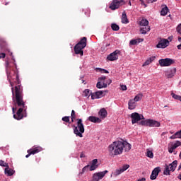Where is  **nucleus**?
Segmentation results:
<instances>
[{
	"mask_svg": "<svg viewBox=\"0 0 181 181\" xmlns=\"http://www.w3.org/2000/svg\"><path fill=\"white\" fill-rule=\"evenodd\" d=\"M146 156H148V158H150L151 159H152L153 158V153L151 151H148Z\"/></svg>",
	"mask_w": 181,
	"mask_h": 181,
	"instance_id": "obj_36",
	"label": "nucleus"
},
{
	"mask_svg": "<svg viewBox=\"0 0 181 181\" xmlns=\"http://www.w3.org/2000/svg\"><path fill=\"white\" fill-rule=\"evenodd\" d=\"M137 181H146V178L142 177L141 179H139Z\"/></svg>",
	"mask_w": 181,
	"mask_h": 181,
	"instance_id": "obj_52",
	"label": "nucleus"
},
{
	"mask_svg": "<svg viewBox=\"0 0 181 181\" xmlns=\"http://www.w3.org/2000/svg\"><path fill=\"white\" fill-rule=\"evenodd\" d=\"M105 83H106L107 85L108 84V86H110V84H111V83H112V81L111 79H108L107 81H105Z\"/></svg>",
	"mask_w": 181,
	"mask_h": 181,
	"instance_id": "obj_44",
	"label": "nucleus"
},
{
	"mask_svg": "<svg viewBox=\"0 0 181 181\" xmlns=\"http://www.w3.org/2000/svg\"><path fill=\"white\" fill-rule=\"evenodd\" d=\"M168 46H169V40L163 39L158 42L156 47H158V49H165L168 47Z\"/></svg>",
	"mask_w": 181,
	"mask_h": 181,
	"instance_id": "obj_12",
	"label": "nucleus"
},
{
	"mask_svg": "<svg viewBox=\"0 0 181 181\" xmlns=\"http://www.w3.org/2000/svg\"><path fill=\"white\" fill-rule=\"evenodd\" d=\"M124 171L122 170V168H119V170H116L114 173L115 176H118L119 175H121V173H123Z\"/></svg>",
	"mask_w": 181,
	"mask_h": 181,
	"instance_id": "obj_33",
	"label": "nucleus"
},
{
	"mask_svg": "<svg viewBox=\"0 0 181 181\" xmlns=\"http://www.w3.org/2000/svg\"><path fill=\"white\" fill-rule=\"evenodd\" d=\"M168 11H169V8H168V6H165V7L163 8L160 11V15L162 16H166V15H168Z\"/></svg>",
	"mask_w": 181,
	"mask_h": 181,
	"instance_id": "obj_27",
	"label": "nucleus"
},
{
	"mask_svg": "<svg viewBox=\"0 0 181 181\" xmlns=\"http://www.w3.org/2000/svg\"><path fill=\"white\" fill-rule=\"evenodd\" d=\"M6 57V54L4 52H0V59H5Z\"/></svg>",
	"mask_w": 181,
	"mask_h": 181,
	"instance_id": "obj_40",
	"label": "nucleus"
},
{
	"mask_svg": "<svg viewBox=\"0 0 181 181\" xmlns=\"http://www.w3.org/2000/svg\"><path fill=\"white\" fill-rule=\"evenodd\" d=\"M76 126H72L74 127V134L79 138H83V134H84V124H83V119H76Z\"/></svg>",
	"mask_w": 181,
	"mask_h": 181,
	"instance_id": "obj_4",
	"label": "nucleus"
},
{
	"mask_svg": "<svg viewBox=\"0 0 181 181\" xmlns=\"http://www.w3.org/2000/svg\"><path fill=\"white\" fill-rule=\"evenodd\" d=\"M74 119H76V118H73V117H71V122H74Z\"/></svg>",
	"mask_w": 181,
	"mask_h": 181,
	"instance_id": "obj_55",
	"label": "nucleus"
},
{
	"mask_svg": "<svg viewBox=\"0 0 181 181\" xmlns=\"http://www.w3.org/2000/svg\"><path fill=\"white\" fill-rule=\"evenodd\" d=\"M0 49L1 52H8L9 55L12 57V60H13V56H12V52L9 50V47H8V43L5 40V39L0 37Z\"/></svg>",
	"mask_w": 181,
	"mask_h": 181,
	"instance_id": "obj_7",
	"label": "nucleus"
},
{
	"mask_svg": "<svg viewBox=\"0 0 181 181\" xmlns=\"http://www.w3.org/2000/svg\"><path fill=\"white\" fill-rule=\"evenodd\" d=\"M122 23H129V21L128 20V17L127 16V13L124 11L122 15Z\"/></svg>",
	"mask_w": 181,
	"mask_h": 181,
	"instance_id": "obj_23",
	"label": "nucleus"
},
{
	"mask_svg": "<svg viewBox=\"0 0 181 181\" xmlns=\"http://www.w3.org/2000/svg\"><path fill=\"white\" fill-rule=\"evenodd\" d=\"M173 151H175V149H174L173 148H172V147H170V148H168V152H169L170 153H173Z\"/></svg>",
	"mask_w": 181,
	"mask_h": 181,
	"instance_id": "obj_47",
	"label": "nucleus"
},
{
	"mask_svg": "<svg viewBox=\"0 0 181 181\" xmlns=\"http://www.w3.org/2000/svg\"><path fill=\"white\" fill-rule=\"evenodd\" d=\"M28 154H27L26 156H25V158H29V156H30V155H32V154H30V150H28Z\"/></svg>",
	"mask_w": 181,
	"mask_h": 181,
	"instance_id": "obj_49",
	"label": "nucleus"
},
{
	"mask_svg": "<svg viewBox=\"0 0 181 181\" xmlns=\"http://www.w3.org/2000/svg\"><path fill=\"white\" fill-rule=\"evenodd\" d=\"M175 74H176V68H173L166 73L165 76L167 78H172L175 76Z\"/></svg>",
	"mask_w": 181,
	"mask_h": 181,
	"instance_id": "obj_18",
	"label": "nucleus"
},
{
	"mask_svg": "<svg viewBox=\"0 0 181 181\" xmlns=\"http://www.w3.org/2000/svg\"><path fill=\"white\" fill-rule=\"evenodd\" d=\"M81 83H84V80H81Z\"/></svg>",
	"mask_w": 181,
	"mask_h": 181,
	"instance_id": "obj_58",
	"label": "nucleus"
},
{
	"mask_svg": "<svg viewBox=\"0 0 181 181\" xmlns=\"http://www.w3.org/2000/svg\"><path fill=\"white\" fill-rule=\"evenodd\" d=\"M151 64V61H149V59H148L147 61L145 62V63L143 64V66H148Z\"/></svg>",
	"mask_w": 181,
	"mask_h": 181,
	"instance_id": "obj_43",
	"label": "nucleus"
},
{
	"mask_svg": "<svg viewBox=\"0 0 181 181\" xmlns=\"http://www.w3.org/2000/svg\"><path fill=\"white\" fill-rule=\"evenodd\" d=\"M62 121H64V122H70V117L65 116L62 117Z\"/></svg>",
	"mask_w": 181,
	"mask_h": 181,
	"instance_id": "obj_38",
	"label": "nucleus"
},
{
	"mask_svg": "<svg viewBox=\"0 0 181 181\" xmlns=\"http://www.w3.org/2000/svg\"><path fill=\"white\" fill-rule=\"evenodd\" d=\"M165 107H168V106H166V105H165Z\"/></svg>",
	"mask_w": 181,
	"mask_h": 181,
	"instance_id": "obj_60",
	"label": "nucleus"
},
{
	"mask_svg": "<svg viewBox=\"0 0 181 181\" xmlns=\"http://www.w3.org/2000/svg\"><path fill=\"white\" fill-rule=\"evenodd\" d=\"M159 172H160V168H156L153 169L152 171V173L150 176V179L151 180H155L156 177H158V175H159Z\"/></svg>",
	"mask_w": 181,
	"mask_h": 181,
	"instance_id": "obj_15",
	"label": "nucleus"
},
{
	"mask_svg": "<svg viewBox=\"0 0 181 181\" xmlns=\"http://www.w3.org/2000/svg\"><path fill=\"white\" fill-rule=\"evenodd\" d=\"M129 168V165L126 164V165H124L121 169L123 170V172H125V170H127V169H128Z\"/></svg>",
	"mask_w": 181,
	"mask_h": 181,
	"instance_id": "obj_39",
	"label": "nucleus"
},
{
	"mask_svg": "<svg viewBox=\"0 0 181 181\" xmlns=\"http://www.w3.org/2000/svg\"><path fill=\"white\" fill-rule=\"evenodd\" d=\"M88 121L90 122H94L95 124H100V122H101V119L97 117L90 116L88 117Z\"/></svg>",
	"mask_w": 181,
	"mask_h": 181,
	"instance_id": "obj_20",
	"label": "nucleus"
},
{
	"mask_svg": "<svg viewBox=\"0 0 181 181\" xmlns=\"http://www.w3.org/2000/svg\"><path fill=\"white\" fill-rule=\"evenodd\" d=\"M97 163H98V160L93 159L92 160V163H91L90 166L89 165V170L90 172H93V170H95V169H97V168H98V165Z\"/></svg>",
	"mask_w": 181,
	"mask_h": 181,
	"instance_id": "obj_16",
	"label": "nucleus"
},
{
	"mask_svg": "<svg viewBox=\"0 0 181 181\" xmlns=\"http://www.w3.org/2000/svg\"><path fill=\"white\" fill-rule=\"evenodd\" d=\"M140 125H143L145 127H160V122L156 120L147 119L146 120H141L140 122Z\"/></svg>",
	"mask_w": 181,
	"mask_h": 181,
	"instance_id": "obj_5",
	"label": "nucleus"
},
{
	"mask_svg": "<svg viewBox=\"0 0 181 181\" xmlns=\"http://www.w3.org/2000/svg\"><path fill=\"white\" fill-rule=\"evenodd\" d=\"M118 54H119V50L117 49L110 54H109L107 57V60L110 62H114V60H118Z\"/></svg>",
	"mask_w": 181,
	"mask_h": 181,
	"instance_id": "obj_13",
	"label": "nucleus"
},
{
	"mask_svg": "<svg viewBox=\"0 0 181 181\" xmlns=\"http://www.w3.org/2000/svg\"><path fill=\"white\" fill-rule=\"evenodd\" d=\"M129 5L131 6L132 4H131V1H129Z\"/></svg>",
	"mask_w": 181,
	"mask_h": 181,
	"instance_id": "obj_57",
	"label": "nucleus"
},
{
	"mask_svg": "<svg viewBox=\"0 0 181 181\" xmlns=\"http://www.w3.org/2000/svg\"><path fill=\"white\" fill-rule=\"evenodd\" d=\"M7 78L10 83L12 91L13 103L16 107H12L13 118L20 121L23 117H26V106L25 101H23V87L19 80V74L18 71L13 70L11 71H7Z\"/></svg>",
	"mask_w": 181,
	"mask_h": 181,
	"instance_id": "obj_1",
	"label": "nucleus"
},
{
	"mask_svg": "<svg viewBox=\"0 0 181 181\" xmlns=\"http://www.w3.org/2000/svg\"><path fill=\"white\" fill-rule=\"evenodd\" d=\"M0 166H2L3 168H8L9 165L7 163H5V161L0 160Z\"/></svg>",
	"mask_w": 181,
	"mask_h": 181,
	"instance_id": "obj_34",
	"label": "nucleus"
},
{
	"mask_svg": "<svg viewBox=\"0 0 181 181\" xmlns=\"http://www.w3.org/2000/svg\"><path fill=\"white\" fill-rule=\"evenodd\" d=\"M177 167V160H174L172 163L169 164V165H165V168L163 171V175L166 176H170V171L175 172L176 168Z\"/></svg>",
	"mask_w": 181,
	"mask_h": 181,
	"instance_id": "obj_6",
	"label": "nucleus"
},
{
	"mask_svg": "<svg viewBox=\"0 0 181 181\" xmlns=\"http://www.w3.org/2000/svg\"><path fill=\"white\" fill-rule=\"evenodd\" d=\"M159 64L161 67H168L172 66L175 63V60L170 58L161 59L158 61Z\"/></svg>",
	"mask_w": 181,
	"mask_h": 181,
	"instance_id": "obj_9",
	"label": "nucleus"
},
{
	"mask_svg": "<svg viewBox=\"0 0 181 181\" xmlns=\"http://www.w3.org/2000/svg\"><path fill=\"white\" fill-rule=\"evenodd\" d=\"M148 4H153V2H156L158 0H146Z\"/></svg>",
	"mask_w": 181,
	"mask_h": 181,
	"instance_id": "obj_46",
	"label": "nucleus"
},
{
	"mask_svg": "<svg viewBox=\"0 0 181 181\" xmlns=\"http://www.w3.org/2000/svg\"><path fill=\"white\" fill-rule=\"evenodd\" d=\"M123 145L126 152L131 151L132 146L129 143L123 141Z\"/></svg>",
	"mask_w": 181,
	"mask_h": 181,
	"instance_id": "obj_26",
	"label": "nucleus"
},
{
	"mask_svg": "<svg viewBox=\"0 0 181 181\" xmlns=\"http://www.w3.org/2000/svg\"><path fill=\"white\" fill-rule=\"evenodd\" d=\"M5 5H8V3H6Z\"/></svg>",
	"mask_w": 181,
	"mask_h": 181,
	"instance_id": "obj_59",
	"label": "nucleus"
},
{
	"mask_svg": "<svg viewBox=\"0 0 181 181\" xmlns=\"http://www.w3.org/2000/svg\"><path fill=\"white\" fill-rule=\"evenodd\" d=\"M120 87H121V89L122 90V91H127V86L126 85H121Z\"/></svg>",
	"mask_w": 181,
	"mask_h": 181,
	"instance_id": "obj_42",
	"label": "nucleus"
},
{
	"mask_svg": "<svg viewBox=\"0 0 181 181\" xmlns=\"http://www.w3.org/2000/svg\"><path fill=\"white\" fill-rule=\"evenodd\" d=\"M131 118H132V124H136V122L141 121V119H145V117H144V115L138 112L132 113Z\"/></svg>",
	"mask_w": 181,
	"mask_h": 181,
	"instance_id": "obj_10",
	"label": "nucleus"
},
{
	"mask_svg": "<svg viewBox=\"0 0 181 181\" xmlns=\"http://www.w3.org/2000/svg\"><path fill=\"white\" fill-rule=\"evenodd\" d=\"M180 169H181V165H180L178 167V170H180Z\"/></svg>",
	"mask_w": 181,
	"mask_h": 181,
	"instance_id": "obj_56",
	"label": "nucleus"
},
{
	"mask_svg": "<svg viewBox=\"0 0 181 181\" xmlns=\"http://www.w3.org/2000/svg\"><path fill=\"white\" fill-rule=\"evenodd\" d=\"M97 70H98L100 73H105L106 74H108V73H110L107 69H104L101 68H98Z\"/></svg>",
	"mask_w": 181,
	"mask_h": 181,
	"instance_id": "obj_37",
	"label": "nucleus"
},
{
	"mask_svg": "<svg viewBox=\"0 0 181 181\" xmlns=\"http://www.w3.org/2000/svg\"><path fill=\"white\" fill-rule=\"evenodd\" d=\"M108 112H107V110L103 108L100 109V110L98 112V115L100 117V118H102L103 119H104V118H106Z\"/></svg>",
	"mask_w": 181,
	"mask_h": 181,
	"instance_id": "obj_21",
	"label": "nucleus"
},
{
	"mask_svg": "<svg viewBox=\"0 0 181 181\" xmlns=\"http://www.w3.org/2000/svg\"><path fill=\"white\" fill-rule=\"evenodd\" d=\"M71 117H73V118H76V112L74 110L71 111Z\"/></svg>",
	"mask_w": 181,
	"mask_h": 181,
	"instance_id": "obj_45",
	"label": "nucleus"
},
{
	"mask_svg": "<svg viewBox=\"0 0 181 181\" xmlns=\"http://www.w3.org/2000/svg\"><path fill=\"white\" fill-rule=\"evenodd\" d=\"M108 173V170H105L103 172L96 173L93 176V181H100L101 179Z\"/></svg>",
	"mask_w": 181,
	"mask_h": 181,
	"instance_id": "obj_11",
	"label": "nucleus"
},
{
	"mask_svg": "<svg viewBox=\"0 0 181 181\" xmlns=\"http://www.w3.org/2000/svg\"><path fill=\"white\" fill-rule=\"evenodd\" d=\"M106 79H107V77L105 76H100L98 78L99 81H105Z\"/></svg>",
	"mask_w": 181,
	"mask_h": 181,
	"instance_id": "obj_41",
	"label": "nucleus"
},
{
	"mask_svg": "<svg viewBox=\"0 0 181 181\" xmlns=\"http://www.w3.org/2000/svg\"><path fill=\"white\" fill-rule=\"evenodd\" d=\"M111 28H112V30H114L115 32H118V30H119V25H117L115 23H112L111 25Z\"/></svg>",
	"mask_w": 181,
	"mask_h": 181,
	"instance_id": "obj_30",
	"label": "nucleus"
},
{
	"mask_svg": "<svg viewBox=\"0 0 181 181\" xmlns=\"http://www.w3.org/2000/svg\"><path fill=\"white\" fill-rule=\"evenodd\" d=\"M151 30L150 27H143L140 29V32L142 35H146V32H149Z\"/></svg>",
	"mask_w": 181,
	"mask_h": 181,
	"instance_id": "obj_28",
	"label": "nucleus"
},
{
	"mask_svg": "<svg viewBox=\"0 0 181 181\" xmlns=\"http://www.w3.org/2000/svg\"><path fill=\"white\" fill-rule=\"evenodd\" d=\"M88 168H90V165H87L82 169V172L79 173V175H83L84 172L88 171Z\"/></svg>",
	"mask_w": 181,
	"mask_h": 181,
	"instance_id": "obj_35",
	"label": "nucleus"
},
{
	"mask_svg": "<svg viewBox=\"0 0 181 181\" xmlns=\"http://www.w3.org/2000/svg\"><path fill=\"white\" fill-rule=\"evenodd\" d=\"M141 42H144V39L139 38V39H136V40H132L129 42V45H132V46H134L137 43H141Z\"/></svg>",
	"mask_w": 181,
	"mask_h": 181,
	"instance_id": "obj_25",
	"label": "nucleus"
},
{
	"mask_svg": "<svg viewBox=\"0 0 181 181\" xmlns=\"http://www.w3.org/2000/svg\"><path fill=\"white\" fill-rule=\"evenodd\" d=\"M29 151H30V154L36 155V153H39V152H42V151H43V148L40 146H37L33 149H30Z\"/></svg>",
	"mask_w": 181,
	"mask_h": 181,
	"instance_id": "obj_17",
	"label": "nucleus"
},
{
	"mask_svg": "<svg viewBox=\"0 0 181 181\" xmlns=\"http://www.w3.org/2000/svg\"><path fill=\"white\" fill-rule=\"evenodd\" d=\"M141 2V5H144L145 8H146V4H145V2L144 1V0H140Z\"/></svg>",
	"mask_w": 181,
	"mask_h": 181,
	"instance_id": "obj_50",
	"label": "nucleus"
},
{
	"mask_svg": "<svg viewBox=\"0 0 181 181\" xmlns=\"http://www.w3.org/2000/svg\"><path fill=\"white\" fill-rule=\"evenodd\" d=\"M97 88H107V83L104 81L103 83L101 81H98L96 84Z\"/></svg>",
	"mask_w": 181,
	"mask_h": 181,
	"instance_id": "obj_24",
	"label": "nucleus"
},
{
	"mask_svg": "<svg viewBox=\"0 0 181 181\" xmlns=\"http://www.w3.org/2000/svg\"><path fill=\"white\" fill-rule=\"evenodd\" d=\"M108 151L112 156L121 155L124 151V141H114L110 145H109Z\"/></svg>",
	"mask_w": 181,
	"mask_h": 181,
	"instance_id": "obj_2",
	"label": "nucleus"
},
{
	"mask_svg": "<svg viewBox=\"0 0 181 181\" xmlns=\"http://www.w3.org/2000/svg\"><path fill=\"white\" fill-rule=\"evenodd\" d=\"M83 94L85 95V97H90L91 95V94H93V93L91 92V90H90V89H86L83 91Z\"/></svg>",
	"mask_w": 181,
	"mask_h": 181,
	"instance_id": "obj_32",
	"label": "nucleus"
},
{
	"mask_svg": "<svg viewBox=\"0 0 181 181\" xmlns=\"http://www.w3.org/2000/svg\"><path fill=\"white\" fill-rule=\"evenodd\" d=\"M4 173L5 175H7V176H13V173H15V171L9 168V165H8V167H6Z\"/></svg>",
	"mask_w": 181,
	"mask_h": 181,
	"instance_id": "obj_22",
	"label": "nucleus"
},
{
	"mask_svg": "<svg viewBox=\"0 0 181 181\" xmlns=\"http://www.w3.org/2000/svg\"><path fill=\"white\" fill-rule=\"evenodd\" d=\"M128 108L129 110H135V108H136V103L135 100H133L132 99L129 100Z\"/></svg>",
	"mask_w": 181,
	"mask_h": 181,
	"instance_id": "obj_19",
	"label": "nucleus"
},
{
	"mask_svg": "<svg viewBox=\"0 0 181 181\" xmlns=\"http://www.w3.org/2000/svg\"><path fill=\"white\" fill-rule=\"evenodd\" d=\"M175 144L177 147L181 146V142L180 141H177Z\"/></svg>",
	"mask_w": 181,
	"mask_h": 181,
	"instance_id": "obj_48",
	"label": "nucleus"
},
{
	"mask_svg": "<svg viewBox=\"0 0 181 181\" xmlns=\"http://www.w3.org/2000/svg\"><path fill=\"white\" fill-rule=\"evenodd\" d=\"M103 94H104V91H103V90H98L97 92L92 93L91 98H92V100H97L98 98H101L102 97L104 96V95H103Z\"/></svg>",
	"mask_w": 181,
	"mask_h": 181,
	"instance_id": "obj_14",
	"label": "nucleus"
},
{
	"mask_svg": "<svg viewBox=\"0 0 181 181\" xmlns=\"http://www.w3.org/2000/svg\"><path fill=\"white\" fill-rule=\"evenodd\" d=\"M80 158H86V155L83 153H81L80 155Z\"/></svg>",
	"mask_w": 181,
	"mask_h": 181,
	"instance_id": "obj_54",
	"label": "nucleus"
},
{
	"mask_svg": "<svg viewBox=\"0 0 181 181\" xmlns=\"http://www.w3.org/2000/svg\"><path fill=\"white\" fill-rule=\"evenodd\" d=\"M148 60H149V62H151V63H152V62H153V60H155V57H150Z\"/></svg>",
	"mask_w": 181,
	"mask_h": 181,
	"instance_id": "obj_51",
	"label": "nucleus"
},
{
	"mask_svg": "<svg viewBox=\"0 0 181 181\" xmlns=\"http://www.w3.org/2000/svg\"><path fill=\"white\" fill-rule=\"evenodd\" d=\"M134 102L138 103V101H141L142 100V94L139 93L137 94L134 99H132Z\"/></svg>",
	"mask_w": 181,
	"mask_h": 181,
	"instance_id": "obj_29",
	"label": "nucleus"
},
{
	"mask_svg": "<svg viewBox=\"0 0 181 181\" xmlns=\"http://www.w3.org/2000/svg\"><path fill=\"white\" fill-rule=\"evenodd\" d=\"M141 26H148L149 25V21L146 19H142L140 22Z\"/></svg>",
	"mask_w": 181,
	"mask_h": 181,
	"instance_id": "obj_31",
	"label": "nucleus"
},
{
	"mask_svg": "<svg viewBox=\"0 0 181 181\" xmlns=\"http://www.w3.org/2000/svg\"><path fill=\"white\" fill-rule=\"evenodd\" d=\"M171 147L175 150L176 149V148H177V146L175 144H174Z\"/></svg>",
	"mask_w": 181,
	"mask_h": 181,
	"instance_id": "obj_53",
	"label": "nucleus"
},
{
	"mask_svg": "<svg viewBox=\"0 0 181 181\" xmlns=\"http://www.w3.org/2000/svg\"><path fill=\"white\" fill-rule=\"evenodd\" d=\"M87 46V37H83L74 47L75 54L84 55L83 49Z\"/></svg>",
	"mask_w": 181,
	"mask_h": 181,
	"instance_id": "obj_3",
	"label": "nucleus"
},
{
	"mask_svg": "<svg viewBox=\"0 0 181 181\" xmlns=\"http://www.w3.org/2000/svg\"><path fill=\"white\" fill-rule=\"evenodd\" d=\"M124 4H125V1H124V0H120V1L113 0L110 4L109 8L112 11H115V9H118L119 6H122V5H124Z\"/></svg>",
	"mask_w": 181,
	"mask_h": 181,
	"instance_id": "obj_8",
	"label": "nucleus"
}]
</instances>
